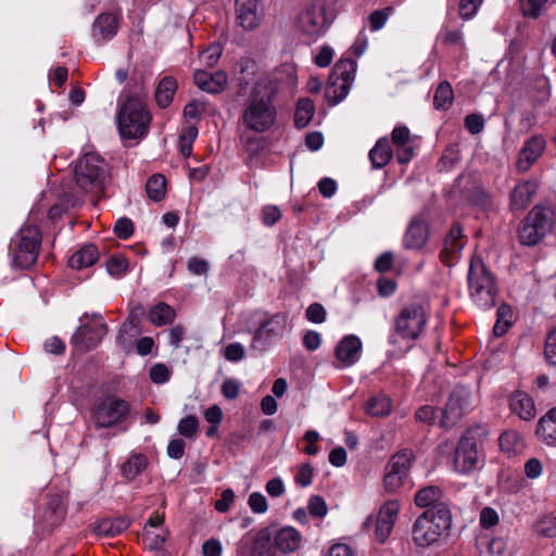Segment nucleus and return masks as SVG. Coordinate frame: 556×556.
<instances>
[{
    "label": "nucleus",
    "mask_w": 556,
    "mask_h": 556,
    "mask_svg": "<svg viewBox=\"0 0 556 556\" xmlns=\"http://www.w3.org/2000/svg\"><path fill=\"white\" fill-rule=\"evenodd\" d=\"M288 326V315L277 313L264 319L255 330L251 348L257 351H265L273 340L281 336Z\"/></svg>",
    "instance_id": "16"
},
{
    "label": "nucleus",
    "mask_w": 556,
    "mask_h": 556,
    "mask_svg": "<svg viewBox=\"0 0 556 556\" xmlns=\"http://www.w3.org/2000/svg\"><path fill=\"white\" fill-rule=\"evenodd\" d=\"M276 93L275 81L265 76L258 78L244 104L240 123L256 134L269 130L277 119V110L274 104Z\"/></svg>",
    "instance_id": "1"
},
{
    "label": "nucleus",
    "mask_w": 556,
    "mask_h": 556,
    "mask_svg": "<svg viewBox=\"0 0 556 556\" xmlns=\"http://www.w3.org/2000/svg\"><path fill=\"white\" fill-rule=\"evenodd\" d=\"M444 45L446 46H459L460 48L465 47L463 33L460 29H448L444 27L438 37Z\"/></svg>",
    "instance_id": "48"
},
{
    "label": "nucleus",
    "mask_w": 556,
    "mask_h": 556,
    "mask_svg": "<svg viewBox=\"0 0 556 556\" xmlns=\"http://www.w3.org/2000/svg\"><path fill=\"white\" fill-rule=\"evenodd\" d=\"M41 247V233L36 226H25L12 240L13 263L20 268H28L37 261Z\"/></svg>",
    "instance_id": "10"
},
{
    "label": "nucleus",
    "mask_w": 556,
    "mask_h": 556,
    "mask_svg": "<svg viewBox=\"0 0 556 556\" xmlns=\"http://www.w3.org/2000/svg\"><path fill=\"white\" fill-rule=\"evenodd\" d=\"M193 80L201 90L208 93H218L227 85V75L224 72L208 73L199 70L194 73Z\"/></svg>",
    "instance_id": "27"
},
{
    "label": "nucleus",
    "mask_w": 556,
    "mask_h": 556,
    "mask_svg": "<svg viewBox=\"0 0 556 556\" xmlns=\"http://www.w3.org/2000/svg\"><path fill=\"white\" fill-rule=\"evenodd\" d=\"M544 355L549 364L556 365V328L551 330L546 338Z\"/></svg>",
    "instance_id": "57"
},
{
    "label": "nucleus",
    "mask_w": 556,
    "mask_h": 556,
    "mask_svg": "<svg viewBox=\"0 0 556 556\" xmlns=\"http://www.w3.org/2000/svg\"><path fill=\"white\" fill-rule=\"evenodd\" d=\"M470 407L471 392L469 389L464 386L454 387L442 410L441 427H454L469 412Z\"/></svg>",
    "instance_id": "14"
},
{
    "label": "nucleus",
    "mask_w": 556,
    "mask_h": 556,
    "mask_svg": "<svg viewBox=\"0 0 556 556\" xmlns=\"http://www.w3.org/2000/svg\"><path fill=\"white\" fill-rule=\"evenodd\" d=\"M452 526V514L447 504L426 509L413 525V540L420 547H429L447 535Z\"/></svg>",
    "instance_id": "2"
},
{
    "label": "nucleus",
    "mask_w": 556,
    "mask_h": 556,
    "mask_svg": "<svg viewBox=\"0 0 556 556\" xmlns=\"http://www.w3.org/2000/svg\"><path fill=\"white\" fill-rule=\"evenodd\" d=\"M393 13L392 7H386L381 10L374 11L368 16L369 29L371 31L380 30L387 23L389 16Z\"/></svg>",
    "instance_id": "45"
},
{
    "label": "nucleus",
    "mask_w": 556,
    "mask_h": 556,
    "mask_svg": "<svg viewBox=\"0 0 556 556\" xmlns=\"http://www.w3.org/2000/svg\"><path fill=\"white\" fill-rule=\"evenodd\" d=\"M308 510L312 516L323 518L327 515L328 507L321 496L314 495L308 501Z\"/></svg>",
    "instance_id": "54"
},
{
    "label": "nucleus",
    "mask_w": 556,
    "mask_h": 556,
    "mask_svg": "<svg viewBox=\"0 0 556 556\" xmlns=\"http://www.w3.org/2000/svg\"><path fill=\"white\" fill-rule=\"evenodd\" d=\"M556 211L551 204H538L525 217L519 229L520 242L534 245L553 230Z\"/></svg>",
    "instance_id": "7"
},
{
    "label": "nucleus",
    "mask_w": 556,
    "mask_h": 556,
    "mask_svg": "<svg viewBox=\"0 0 556 556\" xmlns=\"http://www.w3.org/2000/svg\"><path fill=\"white\" fill-rule=\"evenodd\" d=\"M392 143L396 148L399 163L406 164L414 156L410 131L406 126H396L391 134Z\"/></svg>",
    "instance_id": "26"
},
{
    "label": "nucleus",
    "mask_w": 556,
    "mask_h": 556,
    "mask_svg": "<svg viewBox=\"0 0 556 556\" xmlns=\"http://www.w3.org/2000/svg\"><path fill=\"white\" fill-rule=\"evenodd\" d=\"M306 318L314 324H321L326 320L327 312L320 303L311 304L305 312Z\"/></svg>",
    "instance_id": "53"
},
{
    "label": "nucleus",
    "mask_w": 556,
    "mask_h": 556,
    "mask_svg": "<svg viewBox=\"0 0 556 556\" xmlns=\"http://www.w3.org/2000/svg\"><path fill=\"white\" fill-rule=\"evenodd\" d=\"M130 413V404L116 396L106 395L97 402L91 410V421L96 429L112 428L124 422Z\"/></svg>",
    "instance_id": "11"
},
{
    "label": "nucleus",
    "mask_w": 556,
    "mask_h": 556,
    "mask_svg": "<svg viewBox=\"0 0 556 556\" xmlns=\"http://www.w3.org/2000/svg\"><path fill=\"white\" fill-rule=\"evenodd\" d=\"M483 0H459L458 12L462 18L470 20L473 17Z\"/></svg>",
    "instance_id": "50"
},
{
    "label": "nucleus",
    "mask_w": 556,
    "mask_h": 556,
    "mask_svg": "<svg viewBox=\"0 0 556 556\" xmlns=\"http://www.w3.org/2000/svg\"><path fill=\"white\" fill-rule=\"evenodd\" d=\"M513 323V309L507 304H502L497 308V320L493 327L496 337L503 336Z\"/></svg>",
    "instance_id": "42"
},
{
    "label": "nucleus",
    "mask_w": 556,
    "mask_h": 556,
    "mask_svg": "<svg viewBox=\"0 0 556 556\" xmlns=\"http://www.w3.org/2000/svg\"><path fill=\"white\" fill-rule=\"evenodd\" d=\"M199 429V419L194 415L182 418L177 427L179 434L185 438H193Z\"/></svg>",
    "instance_id": "46"
},
{
    "label": "nucleus",
    "mask_w": 556,
    "mask_h": 556,
    "mask_svg": "<svg viewBox=\"0 0 556 556\" xmlns=\"http://www.w3.org/2000/svg\"><path fill=\"white\" fill-rule=\"evenodd\" d=\"M108 333V326L100 314H84L80 326L71 338V344L77 352L85 353L97 348Z\"/></svg>",
    "instance_id": "12"
},
{
    "label": "nucleus",
    "mask_w": 556,
    "mask_h": 556,
    "mask_svg": "<svg viewBox=\"0 0 556 556\" xmlns=\"http://www.w3.org/2000/svg\"><path fill=\"white\" fill-rule=\"evenodd\" d=\"M106 269L111 276L122 277L128 270V261L121 254L112 255L106 261Z\"/></svg>",
    "instance_id": "44"
},
{
    "label": "nucleus",
    "mask_w": 556,
    "mask_h": 556,
    "mask_svg": "<svg viewBox=\"0 0 556 556\" xmlns=\"http://www.w3.org/2000/svg\"><path fill=\"white\" fill-rule=\"evenodd\" d=\"M315 114V106L311 99H300L294 113V124L298 128L306 127Z\"/></svg>",
    "instance_id": "39"
},
{
    "label": "nucleus",
    "mask_w": 556,
    "mask_h": 556,
    "mask_svg": "<svg viewBox=\"0 0 556 556\" xmlns=\"http://www.w3.org/2000/svg\"><path fill=\"white\" fill-rule=\"evenodd\" d=\"M270 528L260 530L254 538H242L237 543L236 556H280L270 542Z\"/></svg>",
    "instance_id": "17"
},
{
    "label": "nucleus",
    "mask_w": 556,
    "mask_h": 556,
    "mask_svg": "<svg viewBox=\"0 0 556 556\" xmlns=\"http://www.w3.org/2000/svg\"><path fill=\"white\" fill-rule=\"evenodd\" d=\"M205 111V103L200 100L190 101L184 109V114L187 118H200Z\"/></svg>",
    "instance_id": "62"
},
{
    "label": "nucleus",
    "mask_w": 556,
    "mask_h": 556,
    "mask_svg": "<svg viewBox=\"0 0 556 556\" xmlns=\"http://www.w3.org/2000/svg\"><path fill=\"white\" fill-rule=\"evenodd\" d=\"M535 432L548 445L556 441V406L540 418Z\"/></svg>",
    "instance_id": "32"
},
{
    "label": "nucleus",
    "mask_w": 556,
    "mask_h": 556,
    "mask_svg": "<svg viewBox=\"0 0 556 556\" xmlns=\"http://www.w3.org/2000/svg\"><path fill=\"white\" fill-rule=\"evenodd\" d=\"M147 465L148 458L144 455L131 454L121 467L122 475L128 481H131L146 469Z\"/></svg>",
    "instance_id": "36"
},
{
    "label": "nucleus",
    "mask_w": 556,
    "mask_h": 556,
    "mask_svg": "<svg viewBox=\"0 0 556 556\" xmlns=\"http://www.w3.org/2000/svg\"><path fill=\"white\" fill-rule=\"evenodd\" d=\"M362 341L354 334L345 336L336 348V357L342 366L354 365L361 357Z\"/></svg>",
    "instance_id": "24"
},
{
    "label": "nucleus",
    "mask_w": 556,
    "mask_h": 556,
    "mask_svg": "<svg viewBox=\"0 0 556 556\" xmlns=\"http://www.w3.org/2000/svg\"><path fill=\"white\" fill-rule=\"evenodd\" d=\"M187 268L192 275L202 276V275H207L208 269H210V264L207 261H205L203 258L192 256L188 260Z\"/></svg>",
    "instance_id": "56"
},
{
    "label": "nucleus",
    "mask_w": 556,
    "mask_h": 556,
    "mask_svg": "<svg viewBox=\"0 0 556 556\" xmlns=\"http://www.w3.org/2000/svg\"><path fill=\"white\" fill-rule=\"evenodd\" d=\"M488 431L482 426H475L466 430L455 448L453 465L457 472L466 475L478 467L479 444L486 437Z\"/></svg>",
    "instance_id": "8"
},
{
    "label": "nucleus",
    "mask_w": 556,
    "mask_h": 556,
    "mask_svg": "<svg viewBox=\"0 0 556 556\" xmlns=\"http://www.w3.org/2000/svg\"><path fill=\"white\" fill-rule=\"evenodd\" d=\"M465 127L472 135H477V134L481 132L484 128V119H483L482 115H479V114L467 115L465 117Z\"/></svg>",
    "instance_id": "60"
},
{
    "label": "nucleus",
    "mask_w": 556,
    "mask_h": 556,
    "mask_svg": "<svg viewBox=\"0 0 556 556\" xmlns=\"http://www.w3.org/2000/svg\"><path fill=\"white\" fill-rule=\"evenodd\" d=\"M539 534L553 538L556 535V517L552 515L544 516L536 526Z\"/></svg>",
    "instance_id": "51"
},
{
    "label": "nucleus",
    "mask_w": 556,
    "mask_h": 556,
    "mask_svg": "<svg viewBox=\"0 0 556 556\" xmlns=\"http://www.w3.org/2000/svg\"><path fill=\"white\" fill-rule=\"evenodd\" d=\"M509 408L522 420L529 421L536 415V409L532 397L523 392L516 391L509 397Z\"/></svg>",
    "instance_id": "29"
},
{
    "label": "nucleus",
    "mask_w": 556,
    "mask_h": 556,
    "mask_svg": "<svg viewBox=\"0 0 556 556\" xmlns=\"http://www.w3.org/2000/svg\"><path fill=\"white\" fill-rule=\"evenodd\" d=\"M460 159V152L457 144H450L443 152L439 166L441 169L452 168Z\"/></svg>",
    "instance_id": "47"
},
{
    "label": "nucleus",
    "mask_w": 556,
    "mask_h": 556,
    "mask_svg": "<svg viewBox=\"0 0 556 556\" xmlns=\"http://www.w3.org/2000/svg\"><path fill=\"white\" fill-rule=\"evenodd\" d=\"M539 189V182L535 179L519 181L509 194V208L513 212L523 211L532 201L533 195Z\"/></svg>",
    "instance_id": "21"
},
{
    "label": "nucleus",
    "mask_w": 556,
    "mask_h": 556,
    "mask_svg": "<svg viewBox=\"0 0 556 556\" xmlns=\"http://www.w3.org/2000/svg\"><path fill=\"white\" fill-rule=\"evenodd\" d=\"M400 505L396 501H388L379 510L375 534L380 543L387 541L397 518Z\"/></svg>",
    "instance_id": "20"
},
{
    "label": "nucleus",
    "mask_w": 556,
    "mask_h": 556,
    "mask_svg": "<svg viewBox=\"0 0 556 556\" xmlns=\"http://www.w3.org/2000/svg\"><path fill=\"white\" fill-rule=\"evenodd\" d=\"M498 523V515L491 507H484L480 513V525L482 528L490 529Z\"/></svg>",
    "instance_id": "64"
},
{
    "label": "nucleus",
    "mask_w": 556,
    "mask_h": 556,
    "mask_svg": "<svg viewBox=\"0 0 556 556\" xmlns=\"http://www.w3.org/2000/svg\"><path fill=\"white\" fill-rule=\"evenodd\" d=\"M500 447L508 457L516 456L523 451L525 441L517 431L507 430L500 437Z\"/></svg>",
    "instance_id": "33"
},
{
    "label": "nucleus",
    "mask_w": 556,
    "mask_h": 556,
    "mask_svg": "<svg viewBox=\"0 0 556 556\" xmlns=\"http://www.w3.org/2000/svg\"><path fill=\"white\" fill-rule=\"evenodd\" d=\"M454 99L453 88L447 81H442L438 86L433 97V104L438 110L450 108Z\"/></svg>",
    "instance_id": "41"
},
{
    "label": "nucleus",
    "mask_w": 556,
    "mask_h": 556,
    "mask_svg": "<svg viewBox=\"0 0 556 556\" xmlns=\"http://www.w3.org/2000/svg\"><path fill=\"white\" fill-rule=\"evenodd\" d=\"M464 245L465 241L463 238V228L459 224H454L446 235L444 247L440 252L441 261L445 265L452 266L453 263L458 258Z\"/></svg>",
    "instance_id": "22"
},
{
    "label": "nucleus",
    "mask_w": 556,
    "mask_h": 556,
    "mask_svg": "<svg viewBox=\"0 0 556 556\" xmlns=\"http://www.w3.org/2000/svg\"><path fill=\"white\" fill-rule=\"evenodd\" d=\"M149 375L154 383H164L169 379L170 371L166 365L160 363L150 368Z\"/></svg>",
    "instance_id": "59"
},
{
    "label": "nucleus",
    "mask_w": 556,
    "mask_h": 556,
    "mask_svg": "<svg viewBox=\"0 0 556 556\" xmlns=\"http://www.w3.org/2000/svg\"><path fill=\"white\" fill-rule=\"evenodd\" d=\"M314 469L309 463L300 466L296 475L295 482L302 488H306L312 483Z\"/></svg>",
    "instance_id": "58"
},
{
    "label": "nucleus",
    "mask_w": 556,
    "mask_h": 556,
    "mask_svg": "<svg viewBox=\"0 0 556 556\" xmlns=\"http://www.w3.org/2000/svg\"><path fill=\"white\" fill-rule=\"evenodd\" d=\"M129 527V521L125 518L103 519L96 527L94 532L104 536L119 535Z\"/></svg>",
    "instance_id": "37"
},
{
    "label": "nucleus",
    "mask_w": 556,
    "mask_h": 556,
    "mask_svg": "<svg viewBox=\"0 0 556 556\" xmlns=\"http://www.w3.org/2000/svg\"><path fill=\"white\" fill-rule=\"evenodd\" d=\"M177 90V81L172 76H165L160 80L155 89V101L162 109L167 108Z\"/></svg>",
    "instance_id": "34"
},
{
    "label": "nucleus",
    "mask_w": 556,
    "mask_h": 556,
    "mask_svg": "<svg viewBox=\"0 0 556 556\" xmlns=\"http://www.w3.org/2000/svg\"><path fill=\"white\" fill-rule=\"evenodd\" d=\"M251 510L255 514H264L268 509L266 497L260 492H253L248 500Z\"/></svg>",
    "instance_id": "55"
},
{
    "label": "nucleus",
    "mask_w": 556,
    "mask_h": 556,
    "mask_svg": "<svg viewBox=\"0 0 556 556\" xmlns=\"http://www.w3.org/2000/svg\"><path fill=\"white\" fill-rule=\"evenodd\" d=\"M392 156L393 151L387 137L378 139L374 148L368 153V157L374 169L383 168L392 160Z\"/></svg>",
    "instance_id": "30"
},
{
    "label": "nucleus",
    "mask_w": 556,
    "mask_h": 556,
    "mask_svg": "<svg viewBox=\"0 0 556 556\" xmlns=\"http://www.w3.org/2000/svg\"><path fill=\"white\" fill-rule=\"evenodd\" d=\"M176 314L175 311L164 302H160L149 311V320L157 327L170 324Z\"/></svg>",
    "instance_id": "38"
},
{
    "label": "nucleus",
    "mask_w": 556,
    "mask_h": 556,
    "mask_svg": "<svg viewBox=\"0 0 556 556\" xmlns=\"http://www.w3.org/2000/svg\"><path fill=\"white\" fill-rule=\"evenodd\" d=\"M270 542L276 555H289L296 552L302 543V534L293 527L270 529Z\"/></svg>",
    "instance_id": "18"
},
{
    "label": "nucleus",
    "mask_w": 556,
    "mask_h": 556,
    "mask_svg": "<svg viewBox=\"0 0 556 556\" xmlns=\"http://www.w3.org/2000/svg\"><path fill=\"white\" fill-rule=\"evenodd\" d=\"M119 26L118 18L113 13L100 14L92 25V36L97 41H105L112 39Z\"/></svg>",
    "instance_id": "28"
},
{
    "label": "nucleus",
    "mask_w": 556,
    "mask_h": 556,
    "mask_svg": "<svg viewBox=\"0 0 556 556\" xmlns=\"http://www.w3.org/2000/svg\"><path fill=\"white\" fill-rule=\"evenodd\" d=\"M356 66V62L352 59L339 60L329 77L333 81L326 87V97H333L336 103L340 102L348 94L349 86L355 76Z\"/></svg>",
    "instance_id": "15"
},
{
    "label": "nucleus",
    "mask_w": 556,
    "mask_h": 556,
    "mask_svg": "<svg viewBox=\"0 0 556 556\" xmlns=\"http://www.w3.org/2000/svg\"><path fill=\"white\" fill-rule=\"evenodd\" d=\"M151 119L144 99L129 94L118 111L119 134L126 139H142L149 131Z\"/></svg>",
    "instance_id": "5"
},
{
    "label": "nucleus",
    "mask_w": 556,
    "mask_h": 556,
    "mask_svg": "<svg viewBox=\"0 0 556 556\" xmlns=\"http://www.w3.org/2000/svg\"><path fill=\"white\" fill-rule=\"evenodd\" d=\"M467 281L470 299L479 308L495 306L498 293L496 279L480 256L471 257Z\"/></svg>",
    "instance_id": "3"
},
{
    "label": "nucleus",
    "mask_w": 556,
    "mask_h": 556,
    "mask_svg": "<svg viewBox=\"0 0 556 556\" xmlns=\"http://www.w3.org/2000/svg\"><path fill=\"white\" fill-rule=\"evenodd\" d=\"M429 314L420 303L404 305L393 320V331L389 336V343L399 345L400 341L412 342L417 340L425 330Z\"/></svg>",
    "instance_id": "6"
},
{
    "label": "nucleus",
    "mask_w": 556,
    "mask_h": 556,
    "mask_svg": "<svg viewBox=\"0 0 556 556\" xmlns=\"http://www.w3.org/2000/svg\"><path fill=\"white\" fill-rule=\"evenodd\" d=\"M295 29L311 40H316L327 28L326 1L308 0L301 5L293 18Z\"/></svg>",
    "instance_id": "9"
},
{
    "label": "nucleus",
    "mask_w": 556,
    "mask_h": 556,
    "mask_svg": "<svg viewBox=\"0 0 556 556\" xmlns=\"http://www.w3.org/2000/svg\"><path fill=\"white\" fill-rule=\"evenodd\" d=\"M547 1L548 0H520L522 14L527 17L536 18Z\"/></svg>",
    "instance_id": "49"
},
{
    "label": "nucleus",
    "mask_w": 556,
    "mask_h": 556,
    "mask_svg": "<svg viewBox=\"0 0 556 556\" xmlns=\"http://www.w3.org/2000/svg\"><path fill=\"white\" fill-rule=\"evenodd\" d=\"M134 223L127 217L117 219L114 226L115 235L123 240L130 238L134 233Z\"/></svg>",
    "instance_id": "52"
},
{
    "label": "nucleus",
    "mask_w": 556,
    "mask_h": 556,
    "mask_svg": "<svg viewBox=\"0 0 556 556\" xmlns=\"http://www.w3.org/2000/svg\"><path fill=\"white\" fill-rule=\"evenodd\" d=\"M165 186L166 180L163 175L151 176L146 185L148 197L155 202L161 201L165 195Z\"/></svg>",
    "instance_id": "43"
},
{
    "label": "nucleus",
    "mask_w": 556,
    "mask_h": 556,
    "mask_svg": "<svg viewBox=\"0 0 556 556\" xmlns=\"http://www.w3.org/2000/svg\"><path fill=\"white\" fill-rule=\"evenodd\" d=\"M74 173L77 186L85 192L100 194L111 182L110 165L93 152L86 153L77 161Z\"/></svg>",
    "instance_id": "4"
},
{
    "label": "nucleus",
    "mask_w": 556,
    "mask_h": 556,
    "mask_svg": "<svg viewBox=\"0 0 556 556\" xmlns=\"http://www.w3.org/2000/svg\"><path fill=\"white\" fill-rule=\"evenodd\" d=\"M245 350L241 343H230L225 349V357L229 362H239L244 357Z\"/></svg>",
    "instance_id": "63"
},
{
    "label": "nucleus",
    "mask_w": 556,
    "mask_h": 556,
    "mask_svg": "<svg viewBox=\"0 0 556 556\" xmlns=\"http://www.w3.org/2000/svg\"><path fill=\"white\" fill-rule=\"evenodd\" d=\"M241 390L240 383L235 379H226L222 384V394L227 400H235L239 396Z\"/></svg>",
    "instance_id": "61"
},
{
    "label": "nucleus",
    "mask_w": 556,
    "mask_h": 556,
    "mask_svg": "<svg viewBox=\"0 0 556 556\" xmlns=\"http://www.w3.org/2000/svg\"><path fill=\"white\" fill-rule=\"evenodd\" d=\"M414 460L410 450L395 453L386 466L383 485L387 492H396L405 483Z\"/></svg>",
    "instance_id": "13"
},
{
    "label": "nucleus",
    "mask_w": 556,
    "mask_h": 556,
    "mask_svg": "<svg viewBox=\"0 0 556 556\" xmlns=\"http://www.w3.org/2000/svg\"><path fill=\"white\" fill-rule=\"evenodd\" d=\"M429 228L427 223L415 217L410 220L403 237V245L407 250L421 249L428 241Z\"/></svg>",
    "instance_id": "25"
},
{
    "label": "nucleus",
    "mask_w": 556,
    "mask_h": 556,
    "mask_svg": "<svg viewBox=\"0 0 556 556\" xmlns=\"http://www.w3.org/2000/svg\"><path fill=\"white\" fill-rule=\"evenodd\" d=\"M99 258V251L94 244H85L68 260V265L73 269H83L92 266Z\"/></svg>",
    "instance_id": "31"
},
{
    "label": "nucleus",
    "mask_w": 556,
    "mask_h": 556,
    "mask_svg": "<svg viewBox=\"0 0 556 556\" xmlns=\"http://www.w3.org/2000/svg\"><path fill=\"white\" fill-rule=\"evenodd\" d=\"M261 0H236L238 24L245 30L255 29L261 21Z\"/></svg>",
    "instance_id": "23"
},
{
    "label": "nucleus",
    "mask_w": 556,
    "mask_h": 556,
    "mask_svg": "<svg viewBox=\"0 0 556 556\" xmlns=\"http://www.w3.org/2000/svg\"><path fill=\"white\" fill-rule=\"evenodd\" d=\"M546 147L543 136L534 135L523 143L516 161V169L520 174L527 173L541 157Z\"/></svg>",
    "instance_id": "19"
},
{
    "label": "nucleus",
    "mask_w": 556,
    "mask_h": 556,
    "mask_svg": "<svg viewBox=\"0 0 556 556\" xmlns=\"http://www.w3.org/2000/svg\"><path fill=\"white\" fill-rule=\"evenodd\" d=\"M392 408L391 400L387 396H372L366 405L365 410L374 417H383L390 414Z\"/></svg>",
    "instance_id": "40"
},
{
    "label": "nucleus",
    "mask_w": 556,
    "mask_h": 556,
    "mask_svg": "<svg viewBox=\"0 0 556 556\" xmlns=\"http://www.w3.org/2000/svg\"><path fill=\"white\" fill-rule=\"evenodd\" d=\"M443 492L439 486L429 485L419 490L415 495V504L421 508H431L440 504H445L443 501Z\"/></svg>",
    "instance_id": "35"
}]
</instances>
